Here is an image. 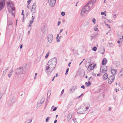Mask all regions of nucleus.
<instances>
[{
  "label": "nucleus",
  "mask_w": 123,
  "mask_h": 123,
  "mask_svg": "<svg viewBox=\"0 0 123 123\" xmlns=\"http://www.w3.org/2000/svg\"><path fill=\"white\" fill-rule=\"evenodd\" d=\"M57 59L56 58L54 57L48 61L45 69L46 72L48 75L49 73H51L55 68L57 64Z\"/></svg>",
  "instance_id": "obj_1"
},
{
  "label": "nucleus",
  "mask_w": 123,
  "mask_h": 123,
  "mask_svg": "<svg viewBox=\"0 0 123 123\" xmlns=\"http://www.w3.org/2000/svg\"><path fill=\"white\" fill-rule=\"evenodd\" d=\"M90 4H88V3L82 9L81 12V14L83 15L82 12L86 13L88 12L89 11L91 8L92 6H89Z\"/></svg>",
  "instance_id": "obj_2"
},
{
  "label": "nucleus",
  "mask_w": 123,
  "mask_h": 123,
  "mask_svg": "<svg viewBox=\"0 0 123 123\" xmlns=\"http://www.w3.org/2000/svg\"><path fill=\"white\" fill-rule=\"evenodd\" d=\"M26 68L25 67H21L19 68L16 69L15 70V72L17 74H20L22 73L24 74L26 69Z\"/></svg>",
  "instance_id": "obj_3"
},
{
  "label": "nucleus",
  "mask_w": 123,
  "mask_h": 123,
  "mask_svg": "<svg viewBox=\"0 0 123 123\" xmlns=\"http://www.w3.org/2000/svg\"><path fill=\"white\" fill-rule=\"evenodd\" d=\"M85 106L81 105L78 109L77 111V112L80 114H83L85 113V111L84 109H85Z\"/></svg>",
  "instance_id": "obj_4"
},
{
  "label": "nucleus",
  "mask_w": 123,
  "mask_h": 123,
  "mask_svg": "<svg viewBox=\"0 0 123 123\" xmlns=\"http://www.w3.org/2000/svg\"><path fill=\"white\" fill-rule=\"evenodd\" d=\"M8 5V7H10L11 9V11L13 12L15 10V8L13 7V5L11 2H8L7 3Z\"/></svg>",
  "instance_id": "obj_5"
},
{
  "label": "nucleus",
  "mask_w": 123,
  "mask_h": 123,
  "mask_svg": "<svg viewBox=\"0 0 123 123\" xmlns=\"http://www.w3.org/2000/svg\"><path fill=\"white\" fill-rule=\"evenodd\" d=\"M115 76L114 75L110 76L108 78V82L109 84H111L113 82L115 79Z\"/></svg>",
  "instance_id": "obj_6"
},
{
  "label": "nucleus",
  "mask_w": 123,
  "mask_h": 123,
  "mask_svg": "<svg viewBox=\"0 0 123 123\" xmlns=\"http://www.w3.org/2000/svg\"><path fill=\"white\" fill-rule=\"evenodd\" d=\"M16 101L15 98L14 97L11 98L8 102V104L11 105H12Z\"/></svg>",
  "instance_id": "obj_7"
},
{
  "label": "nucleus",
  "mask_w": 123,
  "mask_h": 123,
  "mask_svg": "<svg viewBox=\"0 0 123 123\" xmlns=\"http://www.w3.org/2000/svg\"><path fill=\"white\" fill-rule=\"evenodd\" d=\"M101 72L102 73H105L107 71V68L106 66L103 65L100 68Z\"/></svg>",
  "instance_id": "obj_8"
},
{
  "label": "nucleus",
  "mask_w": 123,
  "mask_h": 123,
  "mask_svg": "<svg viewBox=\"0 0 123 123\" xmlns=\"http://www.w3.org/2000/svg\"><path fill=\"white\" fill-rule=\"evenodd\" d=\"M49 5L51 7H54L55 4L56 0H48Z\"/></svg>",
  "instance_id": "obj_9"
},
{
  "label": "nucleus",
  "mask_w": 123,
  "mask_h": 123,
  "mask_svg": "<svg viewBox=\"0 0 123 123\" xmlns=\"http://www.w3.org/2000/svg\"><path fill=\"white\" fill-rule=\"evenodd\" d=\"M53 35L51 34H50L47 36L48 40L49 43H51L53 39Z\"/></svg>",
  "instance_id": "obj_10"
},
{
  "label": "nucleus",
  "mask_w": 123,
  "mask_h": 123,
  "mask_svg": "<svg viewBox=\"0 0 123 123\" xmlns=\"http://www.w3.org/2000/svg\"><path fill=\"white\" fill-rule=\"evenodd\" d=\"M5 5V0H0V10L4 7Z\"/></svg>",
  "instance_id": "obj_11"
},
{
  "label": "nucleus",
  "mask_w": 123,
  "mask_h": 123,
  "mask_svg": "<svg viewBox=\"0 0 123 123\" xmlns=\"http://www.w3.org/2000/svg\"><path fill=\"white\" fill-rule=\"evenodd\" d=\"M87 67L88 68L87 70L89 71H90L91 70L93 69L94 68V67H92V64H90Z\"/></svg>",
  "instance_id": "obj_12"
},
{
  "label": "nucleus",
  "mask_w": 123,
  "mask_h": 123,
  "mask_svg": "<svg viewBox=\"0 0 123 123\" xmlns=\"http://www.w3.org/2000/svg\"><path fill=\"white\" fill-rule=\"evenodd\" d=\"M107 59L106 58H104L102 62V64L103 65H105L107 63Z\"/></svg>",
  "instance_id": "obj_13"
},
{
  "label": "nucleus",
  "mask_w": 123,
  "mask_h": 123,
  "mask_svg": "<svg viewBox=\"0 0 123 123\" xmlns=\"http://www.w3.org/2000/svg\"><path fill=\"white\" fill-rule=\"evenodd\" d=\"M96 0H91L88 3V4H91V6H92Z\"/></svg>",
  "instance_id": "obj_14"
},
{
  "label": "nucleus",
  "mask_w": 123,
  "mask_h": 123,
  "mask_svg": "<svg viewBox=\"0 0 123 123\" xmlns=\"http://www.w3.org/2000/svg\"><path fill=\"white\" fill-rule=\"evenodd\" d=\"M122 36V34L120 33L119 32L117 34V37L118 39L122 40V38L121 37Z\"/></svg>",
  "instance_id": "obj_15"
},
{
  "label": "nucleus",
  "mask_w": 123,
  "mask_h": 123,
  "mask_svg": "<svg viewBox=\"0 0 123 123\" xmlns=\"http://www.w3.org/2000/svg\"><path fill=\"white\" fill-rule=\"evenodd\" d=\"M116 70L115 69H112V68L111 69V73L114 75L116 74Z\"/></svg>",
  "instance_id": "obj_16"
},
{
  "label": "nucleus",
  "mask_w": 123,
  "mask_h": 123,
  "mask_svg": "<svg viewBox=\"0 0 123 123\" xmlns=\"http://www.w3.org/2000/svg\"><path fill=\"white\" fill-rule=\"evenodd\" d=\"M108 78V75L107 73L105 74L103 76V78L104 80H105L107 79Z\"/></svg>",
  "instance_id": "obj_17"
},
{
  "label": "nucleus",
  "mask_w": 123,
  "mask_h": 123,
  "mask_svg": "<svg viewBox=\"0 0 123 123\" xmlns=\"http://www.w3.org/2000/svg\"><path fill=\"white\" fill-rule=\"evenodd\" d=\"M85 84L86 86H90L91 85V82L89 81H88L87 82H86Z\"/></svg>",
  "instance_id": "obj_18"
},
{
  "label": "nucleus",
  "mask_w": 123,
  "mask_h": 123,
  "mask_svg": "<svg viewBox=\"0 0 123 123\" xmlns=\"http://www.w3.org/2000/svg\"><path fill=\"white\" fill-rule=\"evenodd\" d=\"M35 8H32L31 11L32 12V15H33V14L35 12Z\"/></svg>",
  "instance_id": "obj_19"
},
{
  "label": "nucleus",
  "mask_w": 123,
  "mask_h": 123,
  "mask_svg": "<svg viewBox=\"0 0 123 123\" xmlns=\"http://www.w3.org/2000/svg\"><path fill=\"white\" fill-rule=\"evenodd\" d=\"M72 117V115L71 114L69 113L67 116V118L70 120Z\"/></svg>",
  "instance_id": "obj_20"
},
{
  "label": "nucleus",
  "mask_w": 123,
  "mask_h": 123,
  "mask_svg": "<svg viewBox=\"0 0 123 123\" xmlns=\"http://www.w3.org/2000/svg\"><path fill=\"white\" fill-rule=\"evenodd\" d=\"M12 74V70H10V71L9 72V74H8V77H10L11 76V75Z\"/></svg>",
  "instance_id": "obj_21"
},
{
  "label": "nucleus",
  "mask_w": 123,
  "mask_h": 123,
  "mask_svg": "<svg viewBox=\"0 0 123 123\" xmlns=\"http://www.w3.org/2000/svg\"><path fill=\"white\" fill-rule=\"evenodd\" d=\"M51 90H49V91L47 93V96H49L50 94H51Z\"/></svg>",
  "instance_id": "obj_22"
},
{
  "label": "nucleus",
  "mask_w": 123,
  "mask_h": 123,
  "mask_svg": "<svg viewBox=\"0 0 123 123\" xmlns=\"http://www.w3.org/2000/svg\"><path fill=\"white\" fill-rule=\"evenodd\" d=\"M75 91L74 90H73V89L72 88L70 89L69 91V92H70L71 93H73V92H74Z\"/></svg>",
  "instance_id": "obj_23"
},
{
  "label": "nucleus",
  "mask_w": 123,
  "mask_h": 123,
  "mask_svg": "<svg viewBox=\"0 0 123 123\" xmlns=\"http://www.w3.org/2000/svg\"><path fill=\"white\" fill-rule=\"evenodd\" d=\"M7 69H6L4 70L3 72V75H5L7 71Z\"/></svg>",
  "instance_id": "obj_24"
},
{
  "label": "nucleus",
  "mask_w": 123,
  "mask_h": 123,
  "mask_svg": "<svg viewBox=\"0 0 123 123\" xmlns=\"http://www.w3.org/2000/svg\"><path fill=\"white\" fill-rule=\"evenodd\" d=\"M9 13H11V14L12 15V16H14V12H13L12 11H11V10H9Z\"/></svg>",
  "instance_id": "obj_25"
},
{
  "label": "nucleus",
  "mask_w": 123,
  "mask_h": 123,
  "mask_svg": "<svg viewBox=\"0 0 123 123\" xmlns=\"http://www.w3.org/2000/svg\"><path fill=\"white\" fill-rule=\"evenodd\" d=\"M32 119H31L28 120L27 121V123H31L32 122Z\"/></svg>",
  "instance_id": "obj_26"
},
{
  "label": "nucleus",
  "mask_w": 123,
  "mask_h": 123,
  "mask_svg": "<svg viewBox=\"0 0 123 123\" xmlns=\"http://www.w3.org/2000/svg\"><path fill=\"white\" fill-rule=\"evenodd\" d=\"M36 5L35 3H34L32 6V8H36Z\"/></svg>",
  "instance_id": "obj_27"
},
{
  "label": "nucleus",
  "mask_w": 123,
  "mask_h": 123,
  "mask_svg": "<svg viewBox=\"0 0 123 123\" xmlns=\"http://www.w3.org/2000/svg\"><path fill=\"white\" fill-rule=\"evenodd\" d=\"M97 47H96L94 46L92 50L94 51H96L97 50Z\"/></svg>",
  "instance_id": "obj_28"
},
{
  "label": "nucleus",
  "mask_w": 123,
  "mask_h": 123,
  "mask_svg": "<svg viewBox=\"0 0 123 123\" xmlns=\"http://www.w3.org/2000/svg\"><path fill=\"white\" fill-rule=\"evenodd\" d=\"M108 46L109 47H111L113 46V44L112 43H109Z\"/></svg>",
  "instance_id": "obj_29"
},
{
  "label": "nucleus",
  "mask_w": 123,
  "mask_h": 123,
  "mask_svg": "<svg viewBox=\"0 0 123 123\" xmlns=\"http://www.w3.org/2000/svg\"><path fill=\"white\" fill-rule=\"evenodd\" d=\"M45 100V99L44 98H43L40 101V102L41 103H42V104L43 103Z\"/></svg>",
  "instance_id": "obj_30"
},
{
  "label": "nucleus",
  "mask_w": 123,
  "mask_h": 123,
  "mask_svg": "<svg viewBox=\"0 0 123 123\" xmlns=\"http://www.w3.org/2000/svg\"><path fill=\"white\" fill-rule=\"evenodd\" d=\"M77 87L75 86H74L72 88L74 91L76 89H77Z\"/></svg>",
  "instance_id": "obj_31"
},
{
  "label": "nucleus",
  "mask_w": 123,
  "mask_h": 123,
  "mask_svg": "<svg viewBox=\"0 0 123 123\" xmlns=\"http://www.w3.org/2000/svg\"><path fill=\"white\" fill-rule=\"evenodd\" d=\"M122 73V74H121L120 75L121 76H122L123 75V68L121 70L120 72V73Z\"/></svg>",
  "instance_id": "obj_32"
},
{
  "label": "nucleus",
  "mask_w": 123,
  "mask_h": 123,
  "mask_svg": "<svg viewBox=\"0 0 123 123\" xmlns=\"http://www.w3.org/2000/svg\"><path fill=\"white\" fill-rule=\"evenodd\" d=\"M104 23H105V25H106L109 28H111V27L109 25L106 24V23L105 22H104Z\"/></svg>",
  "instance_id": "obj_33"
},
{
  "label": "nucleus",
  "mask_w": 123,
  "mask_h": 123,
  "mask_svg": "<svg viewBox=\"0 0 123 123\" xmlns=\"http://www.w3.org/2000/svg\"><path fill=\"white\" fill-rule=\"evenodd\" d=\"M42 103H41L40 102H38L37 103V105L38 106H40L42 105Z\"/></svg>",
  "instance_id": "obj_34"
},
{
  "label": "nucleus",
  "mask_w": 123,
  "mask_h": 123,
  "mask_svg": "<svg viewBox=\"0 0 123 123\" xmlns=\"http://www.w3.org/2000/svg\"><path fill=\"white\" fill-rule=\"evenodd\" d=\"M49 52H48L47 54L46 55V56H45V58H47L48 57V56L49 55Z\"/></svg>",
  "instance_id": "obj_35"
},
{
  "label": "nucleus",
  "mask_w": 123,
  "mask_h": 123,
  "mask_svg": "<svg viewBox=\"0 0 123 123\" xmlns=\"http://www.w3.org/2000/svg\"><path fill=\"white\" fill-rule=\"evenodd\" d=\"M61 14L62 16H64L65 15V13L64 12H62Z\"/></svg>",
  "instance_id": "obj_36"
},
{
  "label": "nucleus",
  "mask_w": 123,
  "mask_h": 123,
  "mask_svg": "<svg viewBox=\"0 0 123 123\" xmlns=\"http://www.w3.org/2000/svg\"><path fill=\"white\" fill-rule=\"evenodd\" d=\"M49 99H47L46 100V105H47L48 103V101L49 100Z\"/></svg>",
  "instance_id": "obj_37"
},
{
  "label": "nucleus",
  "mask_w": 123,
  "mask_h": 123,
  "mask_svg": "<svg viewBox=\"0 0 123 123\" xmlns=\"http://www.w3.org/2000/svg\"><path fill=\"white\" fill-rule=\"evenodd\" d=\"M49 117H47L46 118V119L45 121L46 122H48V120L49 119Z\"/></svg>",
  "instance_id": "obj_38"
},
{
  "label": "nucleus",
  "mask_w": 123,
  "mask_h": 123,
  "mask_svg": "<svg viewBox=\"0 0 123 123\" xmlns=\"http://www.w3.org/2000/svg\"><path fill=\"white\" fill-rule=\"evenodd\" d=\"M74 122L75 123H78L76 121V118L74 119L73 120Z\"/></svg>",
  "instance_id": "obj_39"
},
{
  "label": "nucleus",
  "mask_w": 123,
  "mask_h": 123,
  "mask_svg": "<svg viewBox=\"0 0 123 123\" xmlns=\"http://www.w3.org/2000/svg\"><path fill=\"white\" fill-rule=\"evenodd\" d=\"M62 36H60L59 37V39L58 40H57V42H59L60 41V39L62 38Z\"/></svg>",
  "instance_id": "obj_40"
},
{
  "label": "nucleus",
  "mask_w": 123,
  "mask_h": 123,
  "mask_svg": "<svg viewBox=\"0 0 123 123\" xmlns=\"http://www.w3.org/2000/svg\"><path fill=\"white\" fill-rule=\"evenodd\" d=\"M96 21V19L94 18H93L92 20V21L94 24H95V22Z\"/></svg>",
  "instance_id": "obj_41"
},
{
  "label": "nucleus",
  "mask_w": 123,
  "mask_h": 123,
  "mask_svg": "<svg viewBox=\"0 0 123 123\" xmlns=\"http://www.w3.org/2000/svg\"><path fill=\"white\" fill-rule=\"evenodd\" d=\"M57 109V108L56 107H55L53 110L52 111H54L56 110Z\"/></svg>",
  "instance_id": "obj_42"
},
{
  "label": "nucleus",
  "mask_w": 123,
  "mask_h": 123,
  "mask_svg": "<svg viewBox=\"0 0 123 123\" xmlns=\"http://www.w3.org/2000/svg\"><path fill=\"white\" fill-rule=\"evenodd\" d=\"M34 18H35V17L34 16H32V17L31 20H33V21H34Z\"/></svg>",
  "instance_id": "obj_43"
},
{
  "label": "nucleus",
  "mask_w": 123,
  "mask_h": 123,
  "mask_svg": "<svg viewBox=\"0 0 123 123\" xmlns=\"http://www.w3.org/2000/svg\"><path fill=\"white\" fill-rule=\"evenodd\" d=\"M31 1V0H28L27 1V2L28 3V5H29Z\"/></svg>",
  "instance_id": "obj_44"
},
{
  "label": "nucleus",
  "mask_w": 123,
  "mask_h": 123,
  "mask_svg": "<svg viewBox=\"0 0 123 123\" xmlns=\"http://www.w3.org/2000/svg\"><path fill=\"white\" fill-rule=\"evenodd\" d=\"M29 22L31 24H32L33 23V20H31Z\"/></svg>",
  "instance_id": "obj_45"
},
{
  "label": "nucleus",
  "mask_w": 123,
  "mask_h": 123,
  "mask_svg": "<svg viewBox=\"0 0 123 123\" xmlns=\"http://www.w3.org/2000/svg\"><path fill=\"white\" fill-rule=\"evenodd\" d=\"M94 30L95 31H99L98 30V29L97 28H96L95 29L94 28Z\"/></svg>",
  "instance_id": "obj_46"
},
{
  "label": "nucleus",
  "mask_w": 123,
  "mask_h": 123,
  "mask_svg": "<svg viewBox=\"0 0 123 123\" xmlns=\"http://www.w3.org/2000/svg\"><path fill=\"white\" fill-rule=\"evenodd\" d=\"M61 23V22L60 21H58V25L59 26L60 25V24Z\"/></svg>",
  "instance_id": "obj_47"
},
{
  "label": "nucleus",
  "mask_w": 123,
  "mask_h": 123,
  "mask_svg": "<svg viewBox=\"0 0 123 123\" xmlns=\"http://www.w3.org/2000/svg\"><path fill=\"white\" fill-rule=\"evenodd\" d=\"M64 92V90L63 89L61 93V95H62L63 93Z\"/></svg>",
  "instance_id": "obj_48"
},
{
  "label": "nucleus",
  "mask_w": 123,
  "mask_h": 123,
  "mask_svg": "<svg viewBox=\"0 0 123 123\" xmlns=\"http://www.w3.org/2000/svg\"><path fill=\"white\" fill-rule=\"evenodd\" d=\"M81 88H83V89H84L85 88V87L84 86L82 85L81 86Z\"/></svg>",
  "instance_id": "obj_49"
},
{
  "label": "nucleus",
  "mask_w": 123,
  "mask_h": 123,
  "mask_svg": "<svg viewBox=\"0 0 123 123\" xmlns=\"http://www.w3.org/2000/svg\"><path fill=\"white\" fill-rule=\"evenodd\" d=\"M104 12H101V14L102 15H104Z\"/></svg>",
  "instance_id": "obj_50"
},
{
  "label": "nucleus",
  "mask_w": 123,
  "mask_h": 123,
  "mask_svg": "<svg viewBox=\"0 0 123 123\" xmlns=\"http://www.w3.org/2000/svg\"><path fill=\"white\" fill-rule=\"evenodd\" d=\"M88 60H89L88 63H89L91 62L90 59H87Z\"/></svg>",
  "instance_id": "obj_51"
},
{
  "label": "nucleus",
  "mask_w": 123,
  "mask_h": 123,
  "mask_svg": "<svg viewBox=\"0 0 123 123\" xmlns=\"http://www.w3.org/2000/svg\"><path fill=\"white\" fill-rule=\"evenodd\" d=\"M88 109V107H85V108L84 110H85V109H86V110H87Z\"/></svg>",
  "instance_id": "obj_52"
},
{
  "label": "nucleus",
  "mask_w": 123,
  "mask_h": 123,
  "mask_svg": "<svg viewBox=\"0 0 123 123\" xmlns=\"http://www.w3.org/2000/svg\"><path fill=\"white\" fill-rule=\"evenodd\" d=\"M29 12H27L26 14V17H27L28 16V15H29Z\"/></svg>",
  "instance_id": "obj_53"
},
{
  "label": "nucleus",
  "mask_w": 123,
  "mask_h": 123,
  "mask_svg": "<svg viewBox=\"0 0 123 123\" xmlns=\"http://www.w3.org/2000/svg\"><path fill=\"white\" fill-rule=\"evenodd\" d=\"M117 43H119L121 44V43L120 42V41L119 40H118L117 41Z\"/></svg>",
  "instance_id": "obj_54"
},
{
  "label": "nucleus",
  "mask_w": 123,
  "mask_h": 123,
  "mask_svg": "<svg viewBox=\"0 0 123 123\" xmlns=\"http://www.w3.org/2000/svg\"><path fill=\"white\" fill-rule=\"evenodd\" d=\"M121 41H120V42L121 43V44H122V43L123 42V40L122 39V40H120Z\"/></svg>",
  "instance_id": "obj_55"
},
{
  "label": "nucleus",
  "mask_w": 123,
  "mask_h": 123,
  "mask_svg": "<svg viewBox=\"0 0 123 123\" xmlns=\"http://www.w3.org/2000/svg\"><path fill=\"white\" fill-rule=\"evenodd\" d=\"M101 75L100 73H99L97 74V76H100Z\"/></svg>",
  "instance_id": "obj_56"
},
{
  "label": "nucleus",
  "mask_w": 123,
  "mask_h": 123,
  "mask_svg": "<svg viewBox=\"0 0 123 123\" xmlns=\"http://www.w3.org/2000/svg\"><path fill=\"white\" fill-rule=\"evenodd\" d=\"M31 24H31V23H30L29 24V25L28 27H31Z\"/></svg>",
  "instance_id": "obj_57"
},
{
  "label": "nucleus",
  "mask_w": 123,
  "mask_h": 123,
  "mask_svg": "<svg viewBox=\"0 0 123 123\" xmlns=\"http://www.w3.org/2000/svg\"><path fill=\"white\" fill-rule=\"evenodd\" d=\"M59 34H57V37H56V39H58V38L59 37Z\"/></svg>",
  "instance_id": "obj_58"
},
{
  "label": "nucleus",
  "mask_w": 123,
  "mask_h": 123,
  "mask_svg": "<svg viewBox=\"0 0 123 123\" xmlns=\"http://www.w3.org/2000/svg\"><path fill=\"white\" fill-rule=\"evenodd\" d=\"M94 36H91V40H92V39L93 38H94Z\"/></svg>",
  "instance_id": "obj_59"
},
{
  "label": "nucleus",
  "mask_w": 123,
  "mask_h": 123,
  "mask_svg": "<svg viewBox=\"0 0 123 123\" xmlns=\"http://www.w3.org/2000/svg\"><path fill=\"white\" fill-rule=\"evenodd\" d=\"M69 71V68H68L66 70V72H68Z\"/></svg>",
  "instance_id": "obj_60"
},
{
  "label": "nucleus",
  "mask_w": 123,
  "mask_h": 123,
  "mask_svg": "<svg viewBox=\"0 0 123 123\" xmlns=\"http://www.w3.org/2000/svg\"><path fill=\"white\" fill-rule=\"evenodd\" d=\"M63 30V29H61V30H60V33H61V32Z\"/></svg>",
  "instance_id": "obj_61"
},
{
  "label": "nucleus",
  "mask_w": 123,
  "mask_h": 123,
  "mask_svg": "<svg viewBox=\"0 0 123 123\" xmlns=\"http://www.w3.org/2000/svg\"><path fill=\"white\" fill-rule=\"evenodd\" d=\"M57 122V120H55L54 121V123H56Z\"/></svg>",
  "instance_id": "obj_62"
},
{
  "label": "nucleus",
  "mask_w": 123,
  "mask_h": 123,
  "mask_svg": "<svg viewBox=\"0 0 123 123\" xmlns=\"http://www.w3.org/2000/svg\"><path fill=\"white\" fill-rule=\"evenodd\" d=\"M55 76H54V77L52 79V81H54V79H55Z\"/></svg>",
  "instance_id": "obj_63"
},
{
  "label": "nucleus",
  "mask_w": 123,
  "mask_h": 123,
  "mask_svg": "<svg viewBox=\"0 0 123 123\" xmlns=\"http://www.w3.org/2000/svg\"><path fill=\"white\" fill-rule=\"evenodd\" d=\"M21 15H23V17H24V12H22V13H21Z\"/></svg>",
  "instance_id": "obj_64"
}]
</instances>
